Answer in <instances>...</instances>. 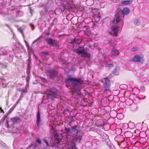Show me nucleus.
I'll list each match as a JSON object with an SVG mask.
<instances>
[{
  "label": "nucleus",
  "mask_w": 149,
  "mask_h": 149,
  "mask_svg": "<svg viewBox=\"0 0 149 149\" xmlns=\"http://www.w3.org/2000/svg\"><path fill=\"white\" fill-rule=\"evenodd\" d=\"M130 12V10L127 8H124L122 10L117 12L113 20L112 21L113 23H117L119 22L121 23L122 26L123 25V21L120 17L122 16L124 17V15L125 14H127Z\"/></svg>",
  "instance_id": "obj_1"
},
{
  "label": "nucleus",
  "mask_w": 149,
  "mask_h": 149,
  "mask_svg": "<svg viewBox=\"0 0 149 149\" xmlns=\"http://www.w3.org/2000/svg\"><path fill=\"white\" fill-rule=\"evenodd\" d=\"M84 49H75L74 50V52H75L78 55H81L83 57H85L89 58L91 57V55L89 53L87 52H85Z\"/></svg>",
  "instance_id": "obj_2"
},
{
  "label": "nucleus",
  "mask_w": 149,
  "mask_h": 149,
  "mask_svg": "<svg viewBox=\"0 0 149 149\" xmlns=\"http://www.w3.org/2000/svg\"><path fill=\"white\" fill-rule=\"evenodd\" d=\"M101 81L103 83L102 89L104 91L109 90L111 83L109 79L107 77L104 78Z\"/></svg>",
  "instance_id": "obj_3"
},
{
  "label": "nucleus",
  "mask_w": 149,
  "mask_h": 149,
  "mask_svg": "<svg viewBox=\"0 0 149 149\" xmlns=\"http://www.w3.org/2000/svg\"><path fill=\"white\" fill-rule=\"evenodd\" d=\"M66 82L67 83L76 85L81 84L83 81L81 79H77L75 78H70L66 80Z\"/></svg>",
  "instance_id": "obj_4"
},
{
  "label": "nucleus",
  "mask_w": 149,
  "mask_h": 149,
  "mask_svg": "<svg viewBox=\"0 0 149 149\" xmlns=\"http://www.w3.org/2000/svg\"><path fill=\"white\" fill-rule=\"evenodd\" d=\"M58 90L56 88H52L49 90L48 91L47 95L51 98L54 97L55 95L57 94Z\"/></svg>",
  "instance_id": "obj_5"
},
{
  "label": "nucleus",
  "mask_w": 149,
  "mask_h": 149,
  "mask_svg": "<svg viewBox=\"0 0 149 149\" xmlns=\"http://www.w3.org/2000/svg\"><path fill=\"white\" fill-rule=\"evenodd\" d=\"M143 56H141L138 54H135L132 59L133 62L142 63L143 62Z\"/></svg>",
  "instance_id": "obj_6"
},
{
  "label": "nucleus",
  "mask_w": 149,
  "mask_h": 149,
  "mask_svg": "<svg viewBox=\"0 0 149 149\" xmlns=\"http://www.w3.org/2000/svg\"><path fill=\"white\" fill-rule=\"evenodd\" d=\"M118 26L116 24L112 26L111 27V31L110 33L113 36H117V33L118 32Z\"/></svg>",
  "instance_id": "obj_7"
},
{
  "label": "nucleus",
  "mask_w": 149,
  "mask_h": 149,
  "mask_svg": "<svg viewBox=\"0 0 149 149\" xmlns=\"http://www.w3.org/2000/svg\"><path fill=\"white\" fill-rule=\"evenodd\" d=\"M54 40L51 38L46 39V41L49 46L53 47H56L57 46V44L53 42Z\"/></svg>",
  "instance_id": "obj_8"
},
{
  "label": "nucleus",
  "mask_w": 149,
  "mask_h": 149,
  "mask_svg": "<svg viewBox=\"0 0 149 149\" xmlns=\"http://www.w3.org/2000/svg\"><path fill=\"white\" fill-rule=\"evenodd\" d=\"M58 72L55 70H51L50 71L49 76L50 78L53 79L57 76Z\"/></svg>",
  "instance_id": "obj_9"
},
{
  "label": "nucleus",
  "mask_w": 149,
  "mask_h": 149,
  "mask_svg": "<svg viewBox=\"0 0 149 149\" xmlns=\"http://www.w3.org/2000/svg\"><path fill=\"white\" fill-rule=\"evenodd\" d=\"M41 122V120L40 118V114L39 111H38L37 114L36 124L37 127H39L40 125Z\"/></svg>",
  "instance_id": "obj_10"
},
{
  "label": "nucleus",
  "mask_w": 149,
  "mask_h": 149,
  "mask_svg": "<svg viewBox=\"0 0 149 149\" xmlns=\"http://www.w3.org/2000/svg\"><path fill=\"white\" fill-rule=\"evenodd\" d=\"M41 57L43 59H47V56H49V54L46 51L42 52L40 54Z\"/></svg>",
  "instance_id": "obj_11"
},
{
  "label": "nucleus",
  "mask_w": 149,
  "mask_h": 149,
  "mask_svg": "<svg viewBox=\"0 0 149 149\" xmlns=\"http://www.w3.org/2000/svg\"><path fill=\"white\" fill-rule=\"evenodd\" d=\"M54 137L55 138L54 143L57 144H58L60 143L61 139L59 138V135L57 132H55L54 134Z\"/></svg>",
  "instance_id": "obj_12"
},
{
  "label": "nucleus",
  "mask_w": 149,
  "mask_h": 149,
  "mask_svg": "<svg viewBox=\"0 0 149 149\" xmlns=\"http://www.w3.org/2000/svg\"><path fill=\"white\" fill-rule=\"evenodd\" d=\"M10 120L13 123H17L18 120H20L19 118V117H13L10 118Z\"/></svg>",
  "instance_id": "obj_13"
},
{
  "label": "nucleus",
  "mask_w": 149,
  "mask_h": 149,
  "mask_svg": "<svg viewBox=\"0 0 149 149\" xmlns=\"http://www.w3.org/2000/svg\"><path fill=\"white\" fill-rule=\"evenodd\" d=\"M132 2V0L129 1H122L121 2V3L123 5H126L131 3Z\"/></svg>",
  "instance_id": "obj_14"
},
{
  "label": "nucleus",
  "mask_w": 149,
  "mask_h": 149,
  "mask_svg": "<svg viewBox=\"0 0 149 149\" xmlns=\"http://www.w3.org/2000/svg\"><path fill=\"white\" fill-rule=\"evenodd\" d=\"M93 17L96 22H98L100 20V17L99 15L95 14L94 15Z\"/></svg>",
  "instance_id": "obj_15"
},
{
  "label": "nucleus",
  "mask_w": 149,
  "mask_h": 149,
  "mask_svg": "<svg viewBox=\"0 0 149 149\" xmlns=\"http://www.w3.org/2000/svg\"><path fill=\"white\" fill-rule=\"evenodd\" d=\"M82 136L81 135H76L74 137V139L75 140H77L79 141H80L82 140Z\"/></svg>",
  "instance_id": "obj_16"
},
{
  "label": "nucleus",
  "mask_w": 149,
  "mask_h": 149,
  "mask_svg": "<svg viewBox=\"0 0 149 149\" xmlns=\"http://www.w3.org/2000/svg\"><path fill=\"white\" fill-rule=\"evenodd\" d=\"M81 41L80 40L76 38L74 39L72 41V42L73 43L78 44L80 43Z\"/></svg>",
  "instance_id": "obj_17"
},
{
  "label": "nucleus",
  "mask_w": 149,
  "mask_h": 149,
  "mask_svg": "<svg viewBox=\"0 0 149 149\" xmlns=\"http://www.w3.org/2000/svg\"><path fill=\"white\" fill-rule=\"evenodd\" d=\"M125 134L127 138H130L131 136L132 133L131 132L127 131L125 132Z\"/></svg>",
  "instance_id": "obj_18"
},
{
  "label": "nucleus",
  "mask_w": 149,
  "mask_h": 149,
  "mask_svg": "<svg viewBox=\"0 0 149 149\" xmlns=\"http://www.w3.org/2000/svg\"><path fill=\"white\" fill-rule=\"evenodd\" d=\"M72 129L71 128H65V133L66 134H70L71 133V131Z\"/></svg>",
  "instance_id": "obj_19"
},
{
  "label": "nucleus",
  "mask_w": 149,
  "mask_h": 149,
  "mask_svg": "<svg viewBox=\"0 0 149 149\" xmlns=\"http://www.w3.org/2000/svg\"><path fill=\"white\" fill-rule=\"evenodd\" d=\"M72 130H74V131L75 132L77 133L79 132L77 125L73 126L72 127Z\"/></svg>",
  "instance_id": "obj_20"
},
{
  "label": "nucleus",
  "mask_w": 149,
  "mask_h": 149,
  "mask_svg": "<svg viewBox=\"0 0 149 149\" xmlns=\"http://www.w3.org/2000/svg\"><path fill=\"white\" fill-rule=\"evenodd\" d=\"M7 116L8 115H7L6 114H5L3 116V117L0 120V124L1 123H3L4 120H5L6 118L7 117Z\"/></svg>",
  "instance_id": "obj_21"
},
{
  "label": "nucleus",
  "mask_w": 149,
  "mask_h": 149,
  "mask_svg": "<svg viewBox=\"0 0 149 149\" xmlns=\"http://www.w3.org/2000/svg\"><path fill=\"white\" fill-rule=\"evenodd\" d=\"M38 77L42 82L45 83L46 84H47V80L46 79L41 76L39 77Z\"/></svg>",
  "instance_id": "obj_22"
},
{
  "label": "nucleus",
  "mask_w": 149,
  "mask_h": 149,
  "mask_svg": "<svg viewBox=\"0 0 149 149\" xmlns=\"http://www.w3.org/2000/svg\"><path fill=\"white\" fill-rule=\"evenodd\" d=\"M117 118L120 120L122 119L123 118V115L121 113H118L117 115Z\"/></svg>",
  "instance_id": "obj_23"
},
{
  "label": "nucleus",
  "mask_w": 149,
  "mask_h": 149,
  "mask_svg": "<svg viewBox=\"0 0 149 149\" xmlns=\"http://www.w3.org/2000/svg\"><path fill=\"white\" fill-rule=\"evenodd\" d=\"M18 30L21 33H22L23 36H24V34L23 33V29L21 27L19 28L18 29Z\"/></svg>",
  "instance_id": "obj_24"
},
{
  "label": "nucleus",
  "mask_w": 149,
  "mask_h": 149,
  "mask_svg": "<svg viewBox=\"0 0 149 149\" xmlns=\"http://www.w3.org/2000/svg\"><path fill=\"white\" fill-rule=\"evenodd\" d=\"M140 22L139 19H136L134 22V24L135 25H138V24H139Z\"/></svg>",
  "instance_id": "obj_25"
},
{
  "label": "nucleus",
  "mask_w": 149,
  "mask_h": 149,
  "mask_svg": "<svg viewBox=\"0 0 149 149\" xmlns=\"http://www.w3.org/2000/svg\"><path fill=\"white\" fill-rule=\"evenodd\" d=\"M30 79V76L29 75H28L26 79V81L27 83H29V81Z\"/></svg>",
  "instance_id": "obj_26"
},
{
  "label": "nucleus",
  "mask_w": 149,
  "mask_h": 149,
  "mask_svg": "<svg viewBox=\"0 0 149 149\" xmlns=\"http://www.w3.org/2000/svg\"><path fill=\"white\" fill-rule=\"evenodd\" d=\"M70 112L68 109H65L64 110L63 113L64 114H67Z\"/></svg>",
  "instance_id": "obj_27"
},
{
  "label": "nucleus",
  "mask_w": 149,
  "mask_h": 149,
  "mask_svg": "<svg viewBox=\"0 0 149 149\" xmlns=\"http://www.w3.org/2000/svg\"><path fill=\"white\" fill-rule=\"evenodd\" d=\"M36 142L37 143H38L39 144H40L41 143V141L40 139L39 138H37L36 140Z\"/></svg>",
  "instance_id": "obj_28"
},
{
  "label": "nucleus",
  "mask_w": 149,
  "mask_h": 149,
  "mask_svg": "<svg viewBox=\"0 0 149 149\" xmlns=\"http://www.w3.org/2000/svg\"><path fill=\"white\" fill-rule=\"evenodd\" d=\"M137 48L136 47H134L131 49V51L133 52H136L137 51Z\"/></svg>",
  "instance_id": "obj_29"
},
{
  "label": "nucleus",
  "mask_w": 149,
  "mask_h": 149,
  "mask_svg": "<svg viewBox=\"0 0 149 149\" xmlns=\"http://www.w3.org/2000/svg\"><path fill=\"white\" fill-rule=\"evenodd\" d=\"M13 109H12V108H11L7 112V114H6L7 115H8V116L9 114L13 110Z\"/></svg>",
  "instance_id": "obj_30"
},
{
  "label": "nucleus",
  "mask_w": 149,
  "mask_h": 149,
  "mask_svg": "<svg viewBox=\"0 0 149 149\" xmlns=\"http://www.w3.org/2000/svg\"><path fill=\"white\" fill-rule=\"evenodd\" d=\"M42 38V37L41 36H40V37H39V38H37L34 41V42H37V41H38L40 40L41 39V38Z\"/></svg>",
  "instance_id": "obj_31"
},
{
  "label": "nucleus",
  "mask_w": 149,
  "mask_h": 149,
  "mask_svg": "<svg viewBox=\"0 0 149 149\" xmlns=\"http://www.w3.org/2000/svg\"><path fill=\"white\" fill-rule=\"evenodd\" d=\"M90 1V0H87L86 1V3H87V4H88V5H89V6H91L93 4V3L92 2L91 3V4H89V2Z\"/></svg>",
  "instance_id": "obj_32"
},
{
  "label": "nucleus",
  "mask_w": 149,
  "mask_h": 149,
  "mask_svg": "<svg viewBox=\"0 0 149 149\" xmlns=\"http://www.w3.org/2000/svg\"><path fill=\"white\" fill-rule=\"evenodd\" d=\"M43 141L44 142L46 143V144L47 145V146H49V144H48V141H47V140H46V139H44L43 140Z\"/></svg>",
  "instance_id": "obj_33"
},
{
  "label": "nucleus",
  "mask_w": 149,
  "mask_h": 149,
  "mask_svg": "<svg viewBox=\"0 0 149 149\" xmlns=\"http://www.w3.org/2000/svg\"><path fill=\"white\" fill-rule=\"evenodd\" d=\"M135 107H135V109L134 110H133V111H137L139 109V107L138 106L136 105Z\"/></svg>",
  "instance_id": "obj_34"
},
{
  "label": "nucleus",
  "mask_w": 149,
  "mask_h": 149,
  "mask_svg": "<svg viewBox=\"0 0 149 149\" xmlns=\"http://www.w3.org/2000/svg\"><path fill=\"white\" fill-rule=\"evenodd\" d=\"M26 47H27V49L28 50H29V45L28 44V43L27 44H26Z\"/></svg>",
  "instance_id": "obj_35"
},
{
  "label": "nucleus",
  "mask_w": 149,
  "mask_h": 149,
  "mask_svg": "<svg viewBox=\"0 0 149 149\" xmlns=\"http://www.w3.org/2000/svg\"><path fill=\"white\" fill-rule=\"evenodd\" d=\"M116 51L114 50H112L111 51V53L112 54L114 55V54H115V53Z\"/></svg>",
  "instance_id": "obj_36"
},
{
  "label": "nucleus",
  "mask_w": 149,
  "mask_h": 149,
  "mask_svg": "<svg viewBox=\"0 0 149 149\" xmlns=\"http://www.w3.org/2000/svg\"><path fill=\"white\" fill-rule=\"evenodd\" d=\"M119 53L118 52V51H116L115 53V54H114V55L117 56L119 54Z\"/></svg>",
  "instance_id": "obj_37"
},
{
  "label": "nucleus",
  "mask_w": 149,
  "mask_h": 149,
  "mask_svg": "<svg viewBox=\"0 0 149 149\" xmlns=\"http://www.w3.org/2000/svg\"><path fill=\"white\" fill-rule=\"evenodd\" d=\"M127 93H129V96H130L131 93H130L129 92H126L125 93V95H126V94H127Z\"/></svg>",
  "instance_id": "obj_38"
},
{
  "label": "nucleus",
  "mask_w": 149,
  "mask_h": 149,
  "mask_svg": "<svg viewBox=\"0 0 149 149\" xmlns=\"http://www.w3.org/2000/svg\"><path fill=\"white\" fill-rule=\"evenodd\" d=\"M0 110L3 112V113H4V112L3 111V110L2 109L1 107H0Z\"/></svg>",
  "instance_id": "obj_39"
},
{
  "label": "nucleus",
  "mask_w": 149,
  "mask_h": 149,
  "mask_svg": "<svg viewBox=\"0 0 149 149\" xmlns=\"http://www.w3.org/2000/svg\"><path fill=\"white\" fill-rule=\"evenodd\" d=\"M121 130L120 129H117L116 130V133H117V131H119V130ZM117 134H120V133H116Z\"/></svg>",
  "instance_id": "obj_40"
},
{
  "label": "nucleus",
  "mask_w": 149,
  "mask_h": 149,
  "mask_svg": "<svg viewBox=\"0 0 149 149\" xmlns=\"http://www.w3.org/2000/svg\"><path fill=\"white\" fill-rule=\"evenodd\" d=\"M50 34V33L49 32H47L46 33V35H47V36H49Z\"/></svg>",
  "instance_id": "obj_41"
},
{
  "label": "nucleus",
  "mask_w": 149,
  "mask_h": 149,
  "mask_svg": "<svg viewBox=\"0 0 149 149\" xmlns=\"http://www.w3.org/2000/svg\"><path fill=\"white\" fill-rule=\"evenodd\" d=\"M29 83H27L26 84V86L28 87V86H29Z\"/></svg>",
  "instance_id": "obj_42"
},
{
  "label": "nucleus",
  "mask_w": 149,
  "mask_h": 149,
  "mask_svg": "<svg viewBox=\"0 0 149 149\" xmlns=\"http://www.w3.org/2000/svg\"><path fill=\"white\" fill-rule=\"evenodd\" d=\"M7 125H8V128L9 126L8 122V121H7Z\"/></svg>",
  "instance_id": "obj_43"
},
{
  "label": "nucleus",
  "mask_w": 149,
  "mask_h": 149,
  "mask_svg": "<svg viewBox=\"0 0 149 149\" xmlns=\"http://www.w3.org/2000/svg\"><path fill=\"white\" fill-rule=\"evenodd\" d=\"M24 42L25 44H27L28 43L27 42L26 40H24Z\"/></svg>",
  "instance_id": "obj_44"
},
{
  "label": "nucleus",
  "mask_w": 149,
  "mask_h": 149,
  "mask_svg": "<svg viewBox=\"0 0 149 149\" xmlns=\"http://www.w3.org/2000/svg\"><path fill=\"white\" fill-rule=\"evenodd\" d=\"M30 25L31 26H34L33 25L32 23H30Z\"/></svg>",
  "instance_id": "obj_45"
},
{
  "label": "nucleus",
  "mask_w": 149,
  "mask_h": 149,
  "mask_svg": "<svg viewBox=\"0 0 149 149\" xmlns=\"http://www.w3.org/2000/svg\"><path fill=\"white\" fill-rule=\"evenodd\" d=\"M19 100H18V101H17V104L18 103V102H19Z\"/></svg>",
  "instance_id": "obj_46"
},
{
  "label": "nucleus",
  "mask_w": 149,
  "mask_h": 149,
  "mask_svg": "<svg viewBox=\"0 0 149 149\" xmlns=\"http://www.w3.org/2000/svg\"><path fill=\"white\" fill-rule=\"evenodd\" d=\"M72 121H71L70 122V123H71L72 122Z\"/></svg>",
  "instance_id": "obj_47"
},
{
  "label": "nucleus",
  "mask_w": 149,
  "mask_h": 149,
  "mask_svg": "<svg viewBox=\"0 0 149 149\" xmlns=\"http://www.w3.org/2000/svg\"><path fill=\"white\" fill-rule=\"evenodd\" d=\"M43 149H47L46 148H43Z\"/></svg>",
  "instance_id": "obj_48"
},
{
  "label": "nucleus",
  "mask_w": 149,
  "mask_h": 149,
  "mask_svg": "<svg viewBox=\"0 0 149 149\" xmlns=\"http://www.w3.org/2000/svg\"><path fill=\"white\" fill-rule=\"evenodd\" d=\"M32 145H33V144H31V146H32Z\"/></svg>",
  "instance_id": "obj_49"
}]
</instances>
